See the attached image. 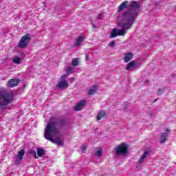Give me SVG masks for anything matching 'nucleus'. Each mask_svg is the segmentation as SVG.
<instances>
[{
    "mask_svg": "<svg viewBox=\"0 0 176 176\" xmlns=\"http://www.w3.org/2000/svg\"><path fill=\"white\" fill-rule=\"evenodd\" d=\"M97 92V86L94 85V87H91L89 91V94H94V93Z\"/></svg>",
    "mask_w": 176,
    "mask_h": 176,
    "instance_id": "obj_18",
    "label": "nucleus"
},
{
    "mask_svg": "<svg viewBox=\"0 0 176 176\" xmlns=\"http://www.w3.org/2000/svg\"><path fill=\"white\" fill-rule=\"evenodd\" d=\"M107 116V112L104 111H101L98 113L97 119L98 120H101V119H104Z\"/></svg>",
    "mask_w": 176,
    "mask_h": 176,
    "instance_id": "obj_16",
    "label": "nucleus"
},
{
    "mask_svg": "<svg viewBox=\"0 0 176 176\" xmlns=\"http://www.w3.org/2000/svg\"><path fill=\"white\" fill-rule=\"evenodd\" d=\"M72 65L74 67H76L77 65H79V58H75L73 59L72 62Z\"/></svg>",
    "mask_w": 176,
    "mask_h": 176,
    "instance_id": "obj_20",
    "label": "nucleus"
},
{
    "mask_svg": "<svg viewBox=\"0 0 176 176\" xmlns=\"http://www.w3.org/2000/svg\"><path fill=\"white\" fill-rule=\"evenodd\" d=\"M65 79H67V74H63L60 77V81L56 85V87H58V89H67L68 86H69V85L68 84V81L65 80Z\"/></svg>",
    "mask_w": 176,
    "mask_h": 176,
    "instance_id": "obj_6",
    "label": "nucleus"
},
{
    "mask_svg": "<svg viewBox=\"0 0 176 176\" xmlns=\"http://www.w3.org/2000/svg\"><path fill=\"white\" fill-rule=\"evenodd\" d=\"M129 152V144L126 143H122L117 145L114 148V153L116 157H119L120 156H126Z\"/></svg>",
    "mask_w": 176,
    "mask_h": 176,
    "instance_id": "obj_4",
    "label": "nucleus"
},
{
    "mask_svg": "<svg viewBox=\"0 0 176 176\" xmlns=\"http://www.w3.org/2000/svg\"><path fill=\"white\" fill-rule=\"evenodd\" d=\"M109 46H110L111 47L115 46V41H111V43H109Z\"/></svg>",
    "mask_w": 176,
    "mask_h": 176,
    "instance_id": "obj_23",
    "label": "nucleus"
},
{
    "mask_svg": "<svg viewBox=\"0 0 176 176\" xmlns=\"http://www.w3.org/2000/svg\"><path fill=\"white\" fill-rule=\"evenodd\" d=\"M31 42V34H26L23 35L19 40L18 47L21 49H25Z\"/></svg>",
    "mask_w": 176,
    "mask_h": 176,
    "instance_id": "obj_5",
    "label": "nucleus"
},
{
    "mask_svg": "<svg viewBox=\"0 0 176 176\" xmlns=\"http://www.w3.org/2000/svg\"><path fill=\"white\" fill-rule=\"evenodd\" d=\"M24 155H25L24 150H20L18 152V154L16 155V159L14 160V164H16V166H19V164L21 163L23 161V156H24Z\"/></svg>",
    "mask_w": 176,
    "mask_h": 176,
    "instance_id": "obj_7",
    "label": "nucleus"
},
{
    "mask_svg": "<svg viewBox=\"0 0 176 176\" xmlns=\"http://www.w3.org/2000/svg\"><path fill=\"white\" fill-rule=\"evenodd\" d=\"M102 14H99L98 18L99 19V20H101L102 18Z\"/></svg>",
    "mask_w": 176,
    "mask_h": 176,
    "instance_id": "obj_25",
    "label": "nucleus"
},
{
    "mask_svg": "<svg viewBox=\"0 0 176 176\" xmlns=\"http://www.w3.org/2000/svg\"><path fill=\"white\" fill-rule=\"evenodd\" d=\"M34 157H36V159H38V157H36V153L34 151Z\"/></svg>",
    "mask_w": 176,
    "mask_h": 176,
    "instance_id": "obj_27",
    "label": "nucleus"
},
{
    "mask_svg": "<svg viewBox=\"0 0 176 176\" xmlns=\"http://www.w3.org/2000/svg\"><path fill=\"white\" fill-rule=\"evenodd\" d=\"M85 105H86V102L85 100H80L76 104L74 109L75 111H82L85 108Z\"/></svg>",
    "mask_w": 176,
    "mask_h": 176,
    "instance_id": "obj_10",
    "label": "nucleus"
},
{
    "mask_svg": "<svg viewBox=\"0 0 176 176\" xmlns=\"http://www.w3.org/2000/svg\"><path fill=\"white\" fill-rule=\"evenodd\" d=\"M134 55L131 52H126L124 54V63H129L131 60H133Z\"/></svg>",
    "mask_w": 176,
    "mask_h": 176,
    "instance_id": "obj_11",
    "label": "nucleus"
},
{
    "mask_svg": "<svg viewBox=\"0 0 176 176\" xmlns=\"http://www.w3.org/2000/svg\"><path fill=\"white\" fill-rule=\"evenodd\" d=\"M81 151H82V152H85L86 151V146H82Z\"/></svg>",
    "mask_w": 176,
    "mask_h": 176,
    "instance_id": "obj_24",
    "label": "nucleus"
},
{
    "mask_svg": "<svg viewBox=\"0 0 176 176\" xmlns=\"http://www.w3.org/2000/svg\"><path fill=\"white\" fill-rule=\"evenodd\" d=\"M163 93H164V88L159 89L157 91V96H162V94H163Z\"/></svg>",
    "mask_w": 176,
    "mask_h": 176,
    "instance_id": "obj_21",
    "label": "nucleus"
},
{
    "mask_svg": "<svg viewBox=\"0 0 176 176\" xmlns=\"http://www.w3.org/2000/svg\"><path fill=\"white\" fill-rule=\"evenodd\" d=\"M83 39H85V38L83 37V36H80L76 43L74 44V47H79V46H80V45H82V43L83 42Z\"/></svg>",
    "mask_w": 176,
    "mask_h": 176,
    "instance_id": "obj_15",
    "label": "nucleus"
},
{
    "mask_svg": "<svg viewBox=\"0 0 176 176\" xmlns=\"http://www.w3.org/2000/svg\"><path fill=\"white\" fill-rule=\"evenodd\" d=\"M20 80L15 78H12L8 81V85L10 87H15V86H17Z\"/></svg>",
    "mask_w": 176,
    "mask_h": 176,
    "instance_id": "obj_12",
    "label": "nucleus"
},
{
    "mask_svg": "<svg viewBox=\"0 0 176 176\" xmlns=\"http://www.w3.org/2000/svg\"><path fill=\"white\" fill-rule=\"evenodd\" d=\"M13 101V95L5 91V89H0V108L6 109L8 104Z\"/></svg>",
    "mask_w": 176,
    "mask_h": 176,
    "instance_id": "obj_3",
    "label": "nucleus"
},
{
    "mask_svg": "<svg viewBox=\"0 0 176 176\" xmlns=\"http://www.w3.org/2000/svg\"><path fill=\"white\" fill-rule=\"evenodd\" d=\"M37 155L40 157L43 156V155H45V150H43V148H38L37 149Z\"/></svg>",
    "mask_w": 176,
    "mask_h": 176,
    "instance_id": "obj_19",
    "label": "nucleus"
},
{
    "mask_svg": "<svg viewBox=\"0 0 176 176\" xmlns=\"http://www.w3.org/2000/svg\"><path fill=\"white\" fill-rule=\"evenodd\" d=\"M89 58H90V57L89 56V54H87L86 55V60H87V61H89Z\"/></svg>",
    "mask_w": 176,
    "mask_h": 176,
    "instance_id": "obj_26",
    "label": "nucleus"
},
{
    "mask_svg": "<svg viewBox=\"0 0 176 176\" xmlns=\"http://www.w3.org/2000/svg\"><path fill=\"white\" fill-rule=\"evenodd\" d=\"M103 153H104V148H102V147L100 146V147L97 148L95 155H96V156H98V157H101V156H102Z\"/></svg>",
    "mask_w": 176,
    "mask_h": 176,
    "instance_id": "obj_14",
    "label": "nucleus"
},
{
    "mask_svg": "<svg viewBox=\"0 0 176 176\" xmlns=\"http://www.w3.org/2000/svg\"><path fill=\"white\" fill-rule=\"evenodd\" d=\"M131 8V9L126 10L124 12L121 16V21L119 23V25L122 27V30H118L116 28L113 29L110 38H116V36H124L127 33L126 30L131 28V25L134 21H135V18L138 16V9H140V3L137 1H123L118 7V12L120 13L124 9L127 8Z\"/></svg>",
    "mask_w": 176,
    "mask_h": 176,
    "instance_id": "obj_1",
    "label": "nucleus"
},
{
    "mask_svg": "<svg viewBox=\"0 0 176 176\" xmlns=\"http://www.w3.org/2000/svg\"><path fill=\"white\" fill-rule=\"evenodd\" d=\"M138 67H140L138 63L135 61H131L129 63L126 65V71H134L135 69H137Z\"/></svg>",
    "mask_w": 176,
    "mask_h": 176,
    "instance_id": "obj_9",
    "label": "nucleus"
},
{
    "mask_svg": "<svg viewBox=\"0 0 176 176\" xmlns=\"http://www.w3.org/2000/svg\"><path fill=\"white\" fill-rule=\"evenodd\" d=\"M12 62L14 64H20L21 63V58H20L17 56H15L12 58Z\"/></svg>",
    "mask_w": 176,
    "mask_h": 176,
    "instance_id": "obj_17",
    "label": "nucleus"
},
{
    "mask_svg": "<svg viewBox=\"0 0 176 176\" xmlns=\"http://www.w3.org/2000/svg\"><path fill=\"white\" fill-rule=\"evenodd\" d=\"M148 156H149V151H145L138 161L139 164H142V162H145V159H146Z\"/></svg>",
    "mask_w": 176,
    "mask_h": 176,
    "instance_id": "obj_13",
    "label": "nucleus"
},
{
    "mask_svg": "<svg viewBox=\"0 0 176 176\" xmlns=\"http://www.w3.org/2000/svg\"><path fill=\"white\" fill-rule=\"evenodd\" d=\"M164 133H161L160 138V144H166V142L167 141V138L168 137V133H170V129L166 128L165 129Z\"/></svg>",
    "mask_w": 176,
    "mask_h": 176,
    "instance_id": "obj_8",
    "label": "nucleus"
},
{
    "mask_svg": "<svg viewBox=\"0 0 176 176\" xmlns=\"http://www.w3.org/2000/svg\"><path fill=\"white\" fill-rule=\"evenodd\" d=\"M58 122L59 126H61V120L58 121L57 118L52 117L45 126L44 137L45 140L57 144L59 146H64V140L61 138V133L58 129Z\"/></svg>",
    "mask_w": 176,
    "mask_h": 176,
    "instance_id": "obj_2",
    "label": "nucleus"
},
{
    "mask_svg": "<svg viewBox=\"0 0 176 176\" xmlns=\"http://www.w3.org/2000/svg\"><path fill=\"white\" fill-rule=\"evenodd\" d=\"M73 70H74V69L72 67H69L67 68L66 72H67V74H72Z\"/></svg>",
    "mask_w": 176,
    "mask_h": 176,
    "instance_id": "obj_22",
    "label": "nucleus"
},
{
    "mask_svg": "<svg viewBox=\"0 0 176 176\" xmlns=\"http://www.w3.org/2000/svg\"><path fill=\"white\" fill-rule=\"evenodd\" d=\"M72 80H74V78H72Z\"/></svg>",
    "mask_w": 176,
    "mask_h": 176,
    "instance_id": "obj_28",
    "label": "nucleus"
}]
</instances>
